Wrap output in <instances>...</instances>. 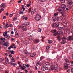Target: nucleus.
Wrapping results in <instances>:
<instances>
[{
  "label": "nucleus",
  "instance_id": "obj_1",
  "mask_svg": "<svg viewBox=\"0 0 73 73\" xmlns=\"http://www.w3.org/2000/svg\"><path fill=\"white\" fill-rule=\"evenodd\" d=\"M65 61L66 63L64 64V68L65 69H68L69 68L68 65H69V61L68 59H66L65 60Z\"/></svg>",
  "mask_w": 73,
  "mask_h": 73
},
{
  "label": "nucleus",
  "instance_id": "obj_2",
  "mask_svg": "<svg viewBox=\"0 0 73 73\" xmlns=\"http://www.w3.org/2000/svg\"><path fill=\"white\" fill-rule=\"evenodd\" d=\"M35 19L36 21H39L41 18V17L40 15L37 14L36 15V17H35Z\"/></svg>",
  "mask_w": 73,
  "mask_h": 73
},
{
  "label": "nucleus",
  "instance_id": "obj_3",
  "mask_svg": "<svg viewBox=\"0 0 73 73\" xmlns=\"http://www.w3.org/2000/svg\"><path fill=\"white\" fill-rule=\"evenodd\" d=\"M22 29L24 31H25L27 30V27L26 26L24 25V24H23L22 25Z\"/></svg>",
  "mask_w": 73,
  "mask_h": 73
},
{
  "label": "nucleus",
  "instance_id": "obj_4",
  "mask_svg": "<svg viewBox=\"0 0 73 73\" xmlns=\"http://www.w3.org/2000/svg\"><path fill=\"white\" fill-rule=\"evenodd\" d=\"M40 42V40L38 39H35L34 40V42L35 44H37Z\"/></svg>",
  "mask_w": 73,
  "mask_h": 73
},
{
  "label": "nucleus",
  "instance_id": "obj_5",
  "mask_svg": "<svg viewBox=\"0 0 73 73\" xmlns=\"http://www.w3.org/2000/svg\"><path fill=\"white\" fill-rule=\"evenodd\" d=\"M53 66V67H54V68L55 70H57V69L58 67V65H57V64L56 63H54Z\"/></svg>",
  "mask_w": 73,
  "mask_h": 73
},
{
  "label": "nucleus",
  "instance_id": "obj_6",
  "mask_svg": "<svg viewBox=\"0 0 73 73\" xmlns=\"http://www.w3.org/2000/svg\"><path fill=\"white\" fill-rule=\"evenodd\" d=\"M5 6H6V4L4 3H3L0 5L1 8H4Z\"/></svg>",
  "mask_w": 73,
  "mask_h": 73
},
{
  "label": "nucleus",
  "instance_id": "obj_7",
  "mask_svg": "<svg viewBox=\"0 0 73 73\" xmlns=\"http://www.w3.org/2000/svg\"><path fill=\"white\" fill-rule=\"evenodd\" d=\"M67 39L68 41H71L72 40V36H69L68 38H67Z\"/></svg>",
  "mask_w": 73,
  "mask_h": 73
},
{
  "label": "nucleus",
  "instance_id": "obj_8",
  "mask_svg": "<svg viewBox=\"0 0 73 73\" xmlns=\"http://www.w3.org/2000/svg\"><path fill=\"white\" fill-rule=\"evenodd\" d=\"M32 39H33L32 37L31 36H29L28 38L29 40V41H30L31 42H32V41L33 40Z\"/></svg>",
  "mask_w": 73,
  "mask_h": 73
},
{
  "label": "nucleus",
  "instance_id": "obj_9",
  "mask_svg": "<svg viewBox=\"0 0 73 73\" xmlns=\"http://www.w3.org/2000/svg\"><path fill=\"white\" fill-rule=\"evenodd\" d=\"M35 12H36V10H35V9H33L31 13V15H33Z\"/></svg>",
  "mask_w": 73,
  "mask_h": 73
},
{
  "label": "nucleus",
  "instance_id": "obj_10",
  "mask_svg": "<svg viewBox=\"0 0 73 73\" xmlns=\"http://www.w3.org/2000/svg\"><path fill=\"white\" fill-rule=\"evenodd\" d=\"M13 62H15V61L11 62V65H13V66H15V65H16V64H15V63H13Z\"/></svg>",
  "mask_w": 73,
  "mask_h": 73
},
{
  "label": "nucleus",
  "instance_id": "obj_11",
  "mask_svg": "<svg viewBox=\"0 0 73 73\" xmlns=\"http://www.w3.org/2000/svg\"><path fill=\"white\" fill-rule=\"evenodd\" d=\"M5 59L6 60V61H5V62L7 63V64H9L8 63V62H9L8 58H7V57H5Z\"/></svg>",
  "mask_w": 73,
  "mask_h": 73
},
{
  "label": "nucleus",
  "instance_id": "obj_12",
  "mask_svg": "<svg viewBox=\"0 0 73 73\" xmlns=\"http://www.w3.org/2000/svg\"><path fill=\"white\" fill-rule=\"evenodd\" d=\"M3 36L4 37V36H8L7 35V31H5L4 33Z\"/></svg>",
  "mask_w": 73,
  "mask_h": 73
},
{
  "label": "nucleus",
  "instance_id": "obj_13",
  "mask_svg": "<svg viewBox=\"0 0 73 73\" xmlns=\"http://www.w3.org/2000/svg\"><path fill=\"white\" fill-rule=\"evenodd\" d=\"M61 7L63 9H65V8H66V6L65 5L62 4L61 5Z\"/></svg>",
  "mask_w": 73,
  "mask_h": 73
},
{
  "label": "nucleus",
  "instance_id": "obj_14",
  "mask_svg": "<svg viewBox=\"0 0 73 73\" xmlns=\"http://www.w3.org/2000/svg\"><path fill=\"white\" fill-rule=\"evenodd\" d=\"M57 23H55L53 24L52 25V27L53 28H54L57 25Z\"/></svg>",
  "mask_w": 73,
  "mask_h": 73
},
{
  "label": "nucleus",
  "instance_id": "obj_15",
  "mask_svg": "<svg viewBox=\"0 0 73 73\" xmlns=\"http://www.w3.org/2000/svg\"><path fill=\"white\" fill-rule=\"evenodd\" d=\"M57 40H58V41H61V37L60 36H58L57 37Z\"/></svg>",
  "mask_w": 73,
  "mask_h": 73
},
{
  "label": "nucleus",
  "instance_id": "obj_16",
  "mask_svg": "<svg viewBox=\"0 0 73 73\" xmlns=\"http://www.w3.org/2000/svg\"><path fill=\"white\" fill-rule=\"evenodd\" d=\"M66 43V41L62 40V41L61 42V45H63Z\"/></svg>",
  "mask_w": 73,
  "mask_h": 73
},
{
  "label": "nucleus",
  "instance_id": "obj_17",
  "mask_svg": "<svg viewBox=\"0 0 73 73\" xmlns=\"http://www.w3.org/2000/svg\"><path fill=\"white\" fill-rule=\"evenodd\" d=\"M58 32H56V33H54L53 34V36H54L55 37L57 36V35H58Z\"/></svg>",
  "mask_w": 73,
  "mask_h": 73
},
{
  "label": "nucleus",
  "instance_id": "obj_18",
  "mask_svg": "<svg viewBox=\"0 0 73 73\" xmlns=\"http://www.w3.org/2000/svg\"><path fill=\"white\" fill-rule=\"evenodd\" d=\"M0 40H1V41H3V42H5V38H0Z\"/></svg>",
  "mask_w": 73,
  "mask_h": 73
},
{
  "label": "nucleus",
  "instance_id": "obj_19",
  "mask_svg": "<svg viewBox=\"0 0 73 73\" xmlns=\"http://www.w3.org/2000/svg\"><path fill=\"white\" fill-rule=\"evenodd\" d=\"M37 66H40L41 65V62H38L37 64H36Z\"/></svg>",
  "mask_w": 73,
  "mask_h": 73
},
{
  "label": "nucleus",
  "instance_id": "obj_20",
  "mask_svg": "<svg viewBox=\"0 0 73 73\" xmlns=\"http://www.w3.org/2000/svg\"><path fill=\"white\" fill-rule=\"evenodd\" d=\"M4 46H8V42H5L3 44Z\"/></svg>",
  "mask_w": 73,
  "mask_h": 73
},
{
  "label": "nucleus",
  "instance_id": "obj_21",
  "mask_svg": "<svg viewBox=\"0 0 73 73\" xmlns=\"http://www.w3.org/2000/svg\"><path fill=\"white\" fill-rule=\"evenodd\" d=\"M35 55L36 54L35 53H33L31 54L30 56L31 57H34V56H35Z\"/></svg>",
  "mask_w": 73,
  "mask_h": 73
},
{
  "label": "nucleus",
  "instance_id": "obj_22",
  "mask_svg": "<svg viewBox=\"0 0 73 73\" xmlns=\"http://www.w3.org/2000/svg\"><path fill=\"white\" fill-rule=\"evenodd\" d=\"M49 70H54V68H53V66H52L51 67L49 68Z\"/></svg>",
  "mask_w": 73,
  "mask_h": 73
},
{
  "label": "nucleus",
  "instance_id": "obj_23",
  "mask_svg": "<svg viewBox=\"0 0 73 73\" xmlns=\"http://www.w3.org/2000/svg\"><path fill=\"white\" fill-rule=\"evenodd\" d=\"M6 38L7 39V40H10V39L11 38V36H10L8 35H7L6 36Z\"/></svg>",
  "mask_w": 73,
  "mask_h": 73
},
{
  "label": "nucleus",
  "instance_id": "obj_24",
  "mask_svg": "<svg viewBox=\"0 0 73 73\" xmlns=\"http://www.w3.org/2000/svg\"><path fill=\"white\" fill-rule=\"evenodd\" d=\"M37 7L39 9H41V7L39 5H38Z\"/></svg>",
  "mask_w": 73,
  "mask_h": 73
},
{
  "label": "nucleus",
  "instance_id": "obj_25",
  "mask_svg": "<svg viewBox=\"0 0 73 73\" xmlns=\"http://www.w3.org/2000/svg\"><path fill=\"white\" fill-rule=\"evenodd\" d=\"M57 32V30H53L51 31V32H52V33H54L55 32Z\"/></svg>",
  "mask_w": 73,
  "mask_h": 73
},
{
  "label": "nucleus",
  "instance_id": "obj_26",
  "mask_svg": "<svg viewBox=\"0 0 73 73\" xmlns=\"http://www.w3.org/2000/svg\"><path fill=\"white\" fill-rule=\"evenodd\" d=\"M61 39L62 40L65 41L66 40V38H65V36H64Z\"/></svg>",
  "mask_w": 73,
  "mask_h": 73
},
{
  "label": "nucleus",
  "instance_id": "obj_27",
  "mask_svg": "<svg viewBox=\"0 0 73 73\" xmlns=\"http://www.w3.org/2000/svg\"><path fill=\"white\" fill-rule=\"evenodd\" d=\"M10 53H11V54H14V53H15V52H14V51H10Z\"/></svg>",
  "mask_w": 73,
  "mask_h": 73
},
{
  "label": "nucleus",
  "instance_id": "obj_28",
  "mask_svg": "<svg viewBox=\"0 0 73 73\" xmlns=\"http://www.w3.org/2000/svg\"><path fill=\"white\" fill-rule=\"evenodd\" d=\"M24 44H25V45H27V44H28V41H25L24 42Z\"/></svg>",
  "mask_w": 73,
  "mask_h": 73
},
{
  "label": "nucleus",
  "instance_id": "obj_29",
  "mask_svg": "<svg viewBox=\"0 0 73 73\" xmlns=\"http://www.w3.org/2000/svg\"><path fill=\"white\" fill-rule=\"evenodd\" d=\"M63 29V27H59L58 29L57 30H58V31H59L60 30H61V29Z\"/></svg>",
  "mask_w": 73,
  "mask_h": 73
},
{
  "label": "nucleus",
  "instance_id": "obj_30",
  "mask_svg": "<svg viewBox=\"0 0 73 73\" xmlns=\"http://www.w3.org/2000/svg\"><path fill=\"white\" fill-rule=\"evenodd\" d=\"M60 1L61 3H64L65 2V0H60Z\"/></svg>",
  "mask_w": 73,
  "mask_h": 73
},
{
  "label": "nucleus",
  "instance_id": "obj_31",
  "mask_svg": "<svg viewBox=\"0 0 73 73\" xmlns=\"http://www.w3.org/2000/svg\"><path fill=\"white\" fill-rule=\"evenodd\" d=\"M5 60L4 59H3L2 58H0V62H3V61H4Z\"/></svg>",
  "mask_w": 73,
  "mask_h": 73
},
{
  "label": "nucleus",
  "instance_id": "obj_32",
  "mask_svg": "<svg viewBox=\"0 0 73 73\" xmlns=\"http://www.w3.org/2000/svg\"><path fill=\"white\" fill-rule=\"evenodd\" d=\"M50 64L49 62H46L45 63V65L46 66L49 65Z\"/></svg>",
  "mask_w": 73,
  "mask_h": 73
},
{
  "label": "nucleus",
  "instance_id": "obj_33",
  "mask_svg": "<svg viewBox=\"0 0 73 73\" xmlns=\"http://www.w3.org/2000/svg\"><path fill=\"white\" fill-rule=\"evenodd\" d=\"M72 3V1L70 0L67 3L68 5H70V3Z\"/></svg>",
  "mask_w": 73,
  "mask_h": 73
},
{
  "label": "nucleus",
  "instance_id": "obj_34",
  "mask_svg": "<svg viewBox=\"0 0 73 73\" xmlns=\"http://www.w3.org/2000/svg\"><path fill=\"white\" fill-rule=\"evenodd\" d=\"M24 25H26L27 26H28V25H29V23H28V22H26L25 23V24H24Z\"/></svg>",
  "mask_w": 73,
  "mask_h": 73
},
{
  "label": "nucleus",
  "instance_id": "obj_35",
  "mask_svg": "<svg viewBox=\"0 0 73 73\" xmlns=\"http://www.w3.org/2000/svg\"><path fill=\"white\" fill-rule=\"evenodd\" d=\"M11 48H13V47L12 46H10L8 48L9 50H10Z\"/></svg>",
  "mask_w": 73,
  "mask_h": 73
},
{
  "label": "nucleus",
  "instance_id": "obj_36",
  "mask_svg": "<svg viewBox=\"0 0 73 73\" xmlns=\"http://www.w3.org/2000/svg\"><path fill=\"white\" fill-rule=\"evenodd\" d=\"M19 14H22V15H23L24 13V12L22 11H20L19 13Z\"/></svg>",
  "mask_w": 73,
  "mask_h": 73
},
{
  "label": "nucleus",
  "instance_id": "obj_37",
  "mask_svg": "<svg viewBox=\"0 0 73 73\" xmlns=\"http://www.w3.org/2000/svg\"><path fill=\"white\" fill-rule=\"evenodd\" d=\"M44 69L45 70H49V68L47 67H45Z\"/></svg>",
  "mask_w": 73,
  "mask_h": 73
},
{
  "label": "nucleus",
  "instance_id": "obj_38",
  "mask_svg": "<svg viewBox=\"0 0 73 73\" xmlns=\"http://www.w3.org/2000/svg\"><path fill=\"white\" fill-rule=\"evenodd\" d=\"M13 0H11L10 2V4H13Z\"/></svg>",
  "mask_w": 73,
  "mask_h": 73
},
{
  "label": "nucleus",
  "instance_id": "obj_39",
  "mask_svg": "<svg viewBox=\"0 0 73 73\" xmlns=\"http://www.w3.org/2000/svg\"><path fill=\"white\" fill-rule=\"evenodd\" d=\"M50 48V46H48L46 47V49L48 50L49 48Z\"/></svg>",
  "mask_w": 73,
  "mask_h": 73
},
{
  "label": "nucleus",
  "instance_id": "obj_40",
  "mask_svg": "<svg viewBox=\"0 0 73 73\" xmlns=\"http://www.w3.org/2000/svg\"><path fill=\"white\" fill-rule=\"evenodd\" d=\"M9 27V26H8V24H7L5 26V29H7V28H8V27Z\"/></svg>",
  "mask_w": 73,
  "mask_h": 73
},
{
  "label": "nucleus",
  "instance_id": "obj_41",
  "mask_svg": "<svg viewBox=\"0 0 73 73\" xmlns=\"http://www.w3.org/2000/svg\"><path fill=\"white\" fill-rule=\"evenodd\" d=\"M52 40H48L49 44H51L52 43Z\"/></svg>",
  "mask_w": 73,
  "mask_h": 73
},
{
  "label": "nucleus",
  "instance_id": "obj_42",
  "mask_svg": "<svg viewBox=\"0 0 73 73\" xmlns=\"http://www.w3.org/2000/svg\"><path fill=\"white\" fill-rule=\"evenodd\" d=\"M16 37L17 38L19 37V35L18 34V33H17L15 34V35Z\"/></svg>",
  "mask_w": 73,
  "mask_h": 73
},
{
  "label": "nucleus",
  "instance_id": "obj_43",
  "mask_svg": "<svg viewBox=\"0 0 73 73\" xmlns=\"http://www.w3.org/2000/svg\"><path fill=\"white\" fill-rule=\"evenodd\" d=\"M38 32H41V29L40 28H39L38 30Z\"/></svg>",
  "mask_w": 73,
  "mask_h": 73
},
{
  "label": "nucleus",
  "instance_id": "obj_44",
  "mask_svg": "<svg viewBox=\"0 0 73 73\" xmlns=\"http://www.w3.org/2000/svg\"><path fill=\"white\" fill-rule=\"evenodd\" d=\"M14 30L15 31V33H16V32H17V29L16 28H15L14 29Z\"/></svg>",
  "mask_w": 73,
  "mask_h": 73
},
{
  "label": "nucleus",
  "instance_id": "obj_45",
  "mask_svg": "<svg viewBox=\"0 0 73 73\" xmlns=\"http://www.w3.org/2000/svg\"><path fill=\"white\" fill-rule=\"evenodd\" d=\"M23 66L24 67V68H27L26 65L25 64H24L23 65Z\"/></svg>",
  "mask_w": 73,
  "mask_h": 73
},
{
  "label": "nucleus",
  "instance_id": "obj_46",
  "mask_svg": "<svg viewBox=\"0 0 73 73\" xmlns=\"http://www.w3.org/2000/svg\"><path fill=\"white\" fill-rule=\"evenodd\" d=\"M28 11L29 12H31V8H29Z\"/></svg>",
  "mask_w": 73,
  "mask_h": 73
},
{
  "label": "nucleus",
  "instance_id": "obj_47",
  "mask_svg": "<svg viewBox=\"0 0 73 73\" xmlns=\"http://www.w3.org/2000/svg\"><path fill=\"white\" fill-rule=\"evenodd\" d=\"M17 19V18L16 17H15V18H14L13 19V21H15V20H16V19Z\"/></svg>",
  "mask_w": 73,
  "mask_h": 73
},
{
  "label": "nucleus",
  "instance_id": "obj_48",
  "mask_svg": "<svg viewBox=\"0 0 73 73\" xmlns=\"http://www.w3.org/2000/svg\"><path fill=\"white\" fill-rule=\"evenodd\" d=\"M21 68L22 70H24V69H25V68L22 66H21Z\"/></svg>",
  "mask_w": 73,
  "mask_h": 73
},
{
  "label": "nucleus",
  "instance_id": "obj_49",
  "mask_svg": "<svg viewBox=\"0 0 73 73\" xmlns=\"http://www.w3.org/2000/svg\"><path fill=\"white\" fill-rule=\"evenodd\" d=\"M63 33H64V32L62 31H61L60 32V34H63Z\"/></svg>",
  "mask_w": 73,
  "mask_h": 73
},
{
  "label": "nucleus",
  "instance_id": "obj_50",
  "mask_svg": "<svg viewBox=\"0 0 73 73\" xmlns=\"http://www.w3.org/2000/svg\"><path fill=\"white\" fill-rule=\"evenodd\" d=\"M41 2H45L46 0H40Z\"/></svg>",
  "mask_w": 73,
  "mask_h": 73
},
{
  "label": "nucleus",
  "instance_id": "obj_51",
  "mask_svg": "<svg viewBox=\"0 0 73 73\" xmlns=\"http://www.w3.org/2000/svg\"><path fill=\"white\" fill-rule=\"evenodd\" d=\"M58 15V13H55L54 15L55 16H56Z\"/></svg>",
  "mask_w": 73,
  "mask_h": 73
},
{
  "label": "nucleus",
  "instance_id": "obj_52",
  "mask_svg": "<svg viewBox=\"0 0 73 73\" xmlns=\"http://www.w3.org/2000/svg\"><path fill=\"white\" fill-rule=\"evenodd\" d=\"M22 19H25V15L23 16V17H22Z\"/></svg>",
  "mask_w": 73,
  "mask_h": 73
},
{
  "label": "nucleus",
  "instance_id": "obj_53",
  "mask_svg": "<svg viewBox=\"0 0 73 73\" xmlns=\"http://www.w3.org/2000/svg\"><path fill=\"white\" fill-rule=\"evenodd\" d=\"M3 11H4V9L2 8L1 9V12H3Z\"/></svg>",
  "mask_w": 73,
  "mask_h": 73
},
{
  "label": "nucleus",
  "instance_id": "obj_54",
  "mask_svg": "<svg viewBox=\"0 0 73 73\" xmlns=\"http://www.w3.org/2000/svg\"><path fill=\"white\" fill-rule=\"evenodd\" d=\"M67 72L68 73H70V69H69L67 70Z\"/></svg>",
  "mask_w": 73,
  "mask_h": 73
},
{
  "label": "nucleus",
  "instance_id": "obj_55",
  "mask_svg": "<svg viewBox=\"0 0 73 73\" xmlns=\"http://www.w3.org/2000/svg\"><path fill=\"white\" fill-rule=\"evenodd\" d=\"M26 6L27 7H30V5L27 4L26 5Z\"/></svg>",
  "mask_w": 73,
  "mask_h": 73
},
{
  "label": "nucleus",
  "instance_id": "obj_56",
  "mask_svg": "<svg viewBox=\"0 0 73 73\" xmlns=\"http://www.w3.org/2000/svg\"><path fill=\"white\" fill-rule=\"evenodd\" d=\"M12 16H13V14H11L9 16L10 17H12Z\"/></svg>",
  "mask_w": 73,
  "mask_h": 73
},
{
  "label": "nucleus",
  "instance_id": "obj_57",
  "mask_svg": "<svg viewBox=\"0 0 73 73\" xmlns=\"http://www.w3.org/2000/svg\"><path fill=\"white\" fill-rule=\"evenodd\" d=\"M24 52L26 54H27V51L26 50H25L24 51Z\"/></svg>",
  "mask_w": 73,
  "mask_h": 73
},
{
  "label": "nucleus",
  "instance_id": "obj_58",
  "mask_svg": "<svg viewBox=\"0 0 73 73\" xmlns=\"http://www.w3.org/2000/svg\"><path fill=\"white\" fill-rule=\"evenodd\" d=\"M35 68L36 70H37V66H35Z\"/></svg>",
  "mask_w": 73,
  "mask_h": 73
},
{
  "label": "nucleus",
  "instance_id": "obj_59",
  "mask_svg": "<svg viewBox=\"0 0 73 73\" xmlns=\"http://www.w3.org/2000/svg\"><path fill=\"white\" fill-rule=\"evenodd\" d=\"M70 63H71V64H73V61H70Z\"/></svg>",
  "mask_w": 73,
  "mask_h": 73
},
{
  "label": "nucleus",
  "instance_id": "obj_60",
  "mask_svg": "<svg viewBox=\"0 0 73 73\" xmlns=\"http://www.w3.org/2000/svg\"><path fill=\"white\" fill-rule=\"evenodd\" d=\"M11 34L13 35L14 33V32L13 31H11Z\"/></svg>",
  "mask_w": 73,
  "mask_h": 73
},
{
  "label": "nucleus",
  "instance_id": "obj_61",
  "mask_svg": "<svg viewBox=\"0 0 73 73\" xmlns=\"http://www.w3.org/2000/svg\"><path fill=\"white\" fill-rule=\"evenodd\" d=\"M3 19H6V17L5 16H4L3 17Z\"/></svg>",
  "mask_w": 73,
  "mask_h": 73
},
{
  "label": "nucleus",
  "instance_id": "obj_62",
  "mask_svg": "<svg viewBox=\"0 0 73 73\" xmlns=\"http://www.w3.org/2000/svg\"><path fill=\"white\" fill-rule=\"evenodd\" d=\"M5 55L6 56H8V54L7 53H5Z\"/></svg>",
  "mask_w": 73,
  "mask_h": 73
},
{
  "label": "nucleus",
  "instance_id": "obj_63",
  "mask_svg": "<svg viewBox=\"0 0 73 73\" xmlns=\"http://www.w3.org/2000/svg\"><path fill=\"white\" fill-rule=\"evenodd\" d=\"M58 27H59V24H58L57 25L56 27V28H58Z\"/></svg>",
  "mask_w": 73,
  "mask_h": 73
},
{
  "label": "nucleus",
  "instance_id": "obj_64",
  "mask_svg": "<svg viewBox=\"0 0 73 73\" xmlns=\"http://www.w3.org/2000/svg\"><path fill=\"white\" fill-rule=\"evenodd\" d=\"M61 13L62 15V16H64V13H62V12H61Z\"/></svg>",
  "mask_w": 73,
  "mask_h": 73
}]
</instances>
